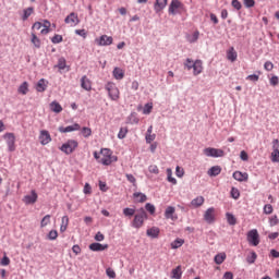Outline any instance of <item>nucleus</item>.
Instances as JSON below:
<instances>
[{
    "label": "nucleus",
    "mask_w": 279,
    "mask_h": 279,
    "mask_svg": "<svg viewBox=\"0 0 279 279\" xmlns=\"http://www.w3.org/2000/svg\"><path fill=\"white\" fill-rule=\"evenodd\" d=\"M57 69L60 71H64V69H66V59H64V57L59 58Z\"/></svg>",
    "instance_id": "nucleus-37"
},
{
    "label": "nucleus",
    "mask_w": 279,
    "mask_h": 279,
    "mask_svg": "<svg viewBox=\"0 0 279 279\" xmlns=\"http://www.w3.org/2000/svg\"><path fill=\"white\" fill-rule=\"evenodd\" d=\"M41 27H44V28L40 31V34L43 36H47V34H49V32H50L49 27H51V22L47 21V20L44 21V24Z\"/></svg>",
    "instance_id": "nucleus-33"
},
{
    "label": "nucleus",
    "mask_w": 279,
    "mask_h": 279,
    "mask_svg": "<svg viewBox=\"0 0 279 279\" xmlns=\"http://www.w3.org/2000/svg\"><path fill=\"white\" fill-rule=\"evenodd\" d=\"M77 147H80V143H77V141L68 140L66 143L62 144L59 149L66 156H71V154H73Z\"/></svg>",
    "instance_id": "nucleus-4"
},
{
    "label": "nucleus",
    "mask_w": 279,
    "mask_h": 279,
    "mask_svg": "<svg viewBox=\"0 0 279 279\" xmlns=\"http://www.w3.org/2000/svg\"><path fill=\"white\" fill-rule=\"evenodd\" d=\"M222 279H234V275L231 271L225 272Z\"/></svg>",
    "instance_id": "nucleus-64"
},
{
    "label": "nucleus",
    "mask_w": 279,
    "mask_h": 279,
    "mask_svg": "<svg viewBox=\"0 0 279 279\" xmlns=\"http://www.w3.org/2000/svg\"><path fill=\"white\" fill-rule=\"evenodd\" d=\"M128 136V128H121L118 133V138L123 140Z\"/></svg>",
    "instance_id": "nucleus-49"
},
{
    "label": "nucleus",
    "mask_w": 279,
    "mask_h": 279,
    "mask_svg": "<svg viewBox=\"0 0 279 279\" xmlns=\"http://www.w3.org/2000/svg\"><path fill=\"white\" fill-rule=\"evenodd\" d=\"M231 5L235 10H241V8H242L241 2L239 0H232Z\"/></svg>",
    "instance_id": "nucleus-62"
},
{
    "label": "nucleus",
    "mask_w": 279,
    "mask_h": 279,
    "mask_svg": "<svg viewBox=\"0 0 279 279\" xmlns=\"http://www.w3.org/2000/svg\"><path fill=\"white\" fill-rule=\"evenodd\" d=\"M171 274V278L182 279V266H178L177 268L172 269Z\"/></svg>",
    "instance_id": "nucleus-32"
},
{
    "label": "nucleus",
    "mask_w": 279,
    "mask_h": 279,
    "mask_svg": "<svg viewBox=\"0 0 279 279\" xmlns=\"http://www.w3.org/2000/svg\"><path fill=\"white\" fill-rule=\"evenodd\" d=\"M81 88H83V90H87V92L93 90V82H90V78H88V76H86V75L82 76Z\"/></svg>",
    "instance_id": "nucleus-15"
},
{
    "label": "nucleus",
    "mask_w": 279,
    "mask_h": 279,
    "mask_svg": "<svg viewBox=\"0 0 279 279\" xmlns=\"http://www.w3.org/2000/svg\"><path fill=\"white\" fill-rule=\"evenodd\" d=\"M151 110H154V104L148 102L144 106L143 114H151Z\"/></svg>",
    "instance_id": "nucleus-45"
},
{
    "label": "nucleus",
    "mask_w": 279,
    "mask_h": 279,
    "mask_svg": "<svg viewBox=\"0 0 279 279\" xmlns=\"http://www.w3.org/2000/svg\"><path fill=\"white\" fill-rule=\"evenodd\" d=\"M175 175H177V178H183L184 177V169L181 168L180 166H177Z\"/></svg>",
    "instance_id": "nucleus-55"
},
{
    "label": "nucleus",
    "mask_w": 279,
    "mask_h": 279,
    "mask_svg": "<svg viewBox=\"0 0 279 279\" xmlns=\"http://www.w3.org/2000/svg\"><path fill=\"white\" fill-rule=\"evenodd\" d=\"M145 208H146L147 213H149L150 215H155L156 206L151 205V203H147L145 205Z\"/></svg>",
    "instance_id": "nucleus-50"
},
{
    "label": "nucleus",
    "mask_w": 279,
    "mask_h": 279,
    "mask_svg": "<svg viewBox=\"0 0 279 279\" xmlns=\"http://www.w3.org/2000/svg\"><path fill=\"white\" fill-rule=\"evenodd\" d=\"M221 173V167L220 166H214L207 171V175L210 178H217Z\"/></svg>",
    "instance_id": "nucleus-22"
},
{
    "label": "nucleus",
    "mask_w": 279,
    "mask_h": 279,
    "mask_svg": "<svg viewBox=\"0 0 279 279\" xmlns=\"http://www.w3.org/2000/svg\"><path fill=\"white\" fill-rule=\"evenodd\" d=\"M81 134H82V136H84V138H88L89 136L93 135V130L90 128L84 126L81 130Z\"/></svg>",
    "instance_id": "nucleus-40"
},
{
    "label": "nucleus",
    "mask_w": 279,
    "mask_h": 279,
    "mask_svg": "<svg viewBox=\"0 0 279 279\" xmlns=\"http://www.w3.org/2000/svg\"><path fill=\"white\" fill-rule=\"evenodd\" d=\"M113 77L116 80H123V77H125V72L121 68H114Z\"/></svg>",
    "instance_id": "nucleus-26"
},
{
    "label": "nucleus",
    "mask_w": 279,
    "mask_h": 279,
    "mask_svg": "<svg viewBox=\"0 0 279 279\" xmlns=\"http://www.w3.org/2000/svg\"><path fill=\"white\" fill-rule=\"evenodd\" d=\"M264 69L266 71H274V63L271 61H267L265 64H264Z\"/></svg>",
    "instance_id": "nucleus-61"
},
{
    "label": "nucleus",
    "mask_w": 279,
    "mask_h": 279,
    "mask_svg": "<svg viewBox=\"0 0 279 279\" xmlns=\"http://www.w3.org/2000/svg\"><path fill=\"white\" fill-rule=\"evenodd\" d=\"M105 88L111 101H119L121 92L119 90V87H117V84L109 82L106 84Z\"/></svg>",
    "instance_id": "nucleus-2"
},
{
    "label": "nucleus",
    "mask_w": 279,
    "mask_h": 279,
    "mask_svg": "<svg viewBox=\"0 0 279 279\" xmlns=\"http://www.w3.org/2000/svg\"><path fill=\"white\" fill-rule=\"evenodd\" d=\"M0 265H2V267H8V265H10V257L4 255L0 262Z\"/></svg>",
    "instance_id": "nucleus-59"
},
{
    "label": "nucleus",
    "mask_w": 279,
    "mask_h": 279,
    "mask_svg": "<svg viewBox=\"0 0 279 279\" xmlns=\"http://www.w3.org/2000/svg\"><path fill=\"white\" fill-rule=\"evenodd\" d=\"M239 57V54L236 53V50H234V47H231L228 51H227V59L230 62H236V58Z\"/></svg>",
    "instance_id": "nucleus-21"
},
{
    "label": "nucleus",
    "mask_w": 279,
    "mask_h": 279,
    "mask_svg": "<svg viewBox=\"0 0 279 279\" xmlns=\"http://www.w3.org/2000/svg\"><path fill=\"white\" fill-rule=\"evenodd\" d=\"M124 217H134L136 215V209L126 207L123 209Z\"/></svg>",
    "instance_id": "nucleus-42"
},
{
    "label": "nucleus",
    "mask_w": 279,
    "mask_h": 279,
    "mask_svg": "<svg viewBox=\"0 0 279 279\" xmlns=\"http://www.w3.org/2000/svg\"><path fill=\"white\" fill-rule=\"evenodd\" d=\"M50 110L51 112H56L57 114H60V112H62V105H60V102L54 100L50 104Z\"/></svg>",
    "instance_id": "nucleus-25"
},
{
    "label": "nucleus",
    "mask_w": 279,
    "mask_h": 279,
    "mask_svg": "<svg viewBox=\"0 0 279 279\" xmlns=\"http://www.w3.org/2000/svg\"><path fill=\"white\" fill-rule=\"evenodd\" d=\"M208 158H223L226 156V151L219 148L207 147L203 150Z\"/></svg>",
    "instance_id": "nucleus-5"
},
{
    "label": "nucleus",
    "mask_w": 279,
    "mask_h": 279,
    "mask_svg": "<svg viewBox=\"0 0 279 279\" xmlns=\"http://www.w3.org/2000/svg\"><path fill=\"white\" fill-rule=\"evenodd\" d=\"M80 130H82V126L78 123H74V124L65 126V128L64 126L59 128V132L61 134H66L69 132H77Z\"/></svg>",
    "instance_id": "nucleus-13"
},
{
    "label": "nucleus",
    "mask_w": 279,
    "mask_h": 279,
    "mask_svg": "<svg viewBox=\"0 0 279 279\" xmlns=\"http://www.w3.org/2000/svg\"><path fill=\"white\" fill-rule=\"evenodd\" d=\"M233 178L238 182H247V180H250V174H247V172L235 171L233 172Z\"/></svg>",
    "instance_id": "nucleus-18"
},
{
    "label": "nucleus",
    "mask_w": 279,
    "mask_h": 279,
    "mask_svg": "<svg viewBox=\"0 0 279 279\" xmlns=\"http://www.w3.org/2000/svg\"><path fill=\"white\" fill-rule=\"evenodd\" d=\"M187 43H197L199 40V31H195L192 35H187Z\"/></svg>",
    "instance_id": "nucleus-35"
},
{
    "label": "nucleus",
    "mask_w": 279,
    "mask_h": 279,
    "mask_svg": "<svg viewBox=\"0 0 279 279\" xmlns=\"http://www.w3.org/2000/svg\"><path fill=\"white\" fill-rule=\"evenodd\" d=\"M51 43H53V45H58V44L62 43V35H54L51 38Z\"/></svg>",
    "instance_id": "nucleus-56"
},
{
    "label": "nucleus",
    "mask_w": 279,
    "mask_h": 279,
    "mask_svg": "<svg viewBox=\"0 0 279 279\" xmlns=\"http://www.w3.org/2000/svg\"><path fill=\"white\" fill-rule=\"evenodd\" d=\"M183 243H184V240L179 238V239L174 240L173 242H171V248L178 250V247H182Z\"/></svg>",
    "instance_id": "nucleus-39"
},
{
    "label": "nucleus",
    "mask_w": 279,
    "mask_h": 279,
    "mask_svg": "<svg viewBox=\"0 0 279 279\" xmlns=\"http://www.w3.org/2000/svg\"><path fill=\"white\" fill-rule=\"evenodd\" d=\"M146 143L151 144L154 141H156V134L154 133H146Z\"/></svg>",
    "instance_id": "nucleus-51"
},
{
    "label": "nucleus",
    "mask_w": 279,
    "mask_h": 279,
    "mask_svg": "<svg viewBox=\"0 0 279 279\" xmlns=\"http://www.w3.org/2000/svg\"><path fill=\"white\" fill-rule=\"evenodd\" d=\"M204 63L202 62V60H196L193 65V75H199L202 74V72L204 71Z\"/></svg>",
    "instance_id": "nucleus-17"
},
{
    "label": "nucleus",
    "mask_w": 279,
    "mask_h": 279,
    "mask_svg": "<svg viewBox=\"0 0 279 279\" xmlns=\"http://www.w3.org/2000/svg\"><path fill=\"white\" fill-rule=\"evenodd\" d=\"M231 197L233 199H239V197H241V192H239V189L236 187L231 189Z\"/></svg>",
    "instance_id": "nucleus-48"
},
{
    "label": "nucleus",
    "mask_w": 279,
    "mask_h": 279,
    "mask_svg": "<svg viewBox=\"0 0 279 279\" xmlns=\"http://www.w3.org/2000/svg\"><path fill=\"white\" fill-rule=\"evenodd\" d=\"M146 234L151 239H158L160 235V229L158 227H151L150 229H147Z\"/></svg>",
    "instance_id": "nucleus-20"
},
{
    "label": "nucleus",
    "mask_w": 279,
    "mask_h": 279,
    "mask_svg": "<svg viewBox=\"0 0 279 279\" xmlns=\"http://www.w3.org/2000/svg\"><path fill=\"white\" fill-rule=\"evenodd\" d=\"M181 10H184V4L180 2V0H172L169 5L168 12L169 14L175 16V14H180Z\"/></svg>",
    "instance_id": "nucleus-8"
},
{
    "label": "nucleus",
    "mask_w": 279,
    "mask_h": 279,
    "mask_svg": "<svg viewBox=\"0 0 279 279\" xmlns=\"http://www.w3.org/2000/svg\"><path fill=\"white\" fill-rule=\"evenodd\" d=\"M148 171H149V173H153L154 175H158V173H160V169H158V166H156V165H150L148 167Z\"/></svg>",
    "instance_id": "nucleus-47"
},
{
    "label": "nucleus",
    "mask_w": 279,
    "mask_h": 279,
    "mask_svg": "<svg viewBox=\"0 0 279 279\" xmlns=\"http://www.w3.org/2000/svg\"><path fill=\"white\" fill-rule=\"evenodd\" d=\"M271 162H279V149H274L270 155Z\"/></svg>",
    "instance_id": "nucleus-46"
},
{
    "label": "nucleus",
    "mask_w": 279,
    "mask_h": 279,
    "mask_svg": "<svg viewBox=\"0 0 279 279\" xmlns=\"http://www.w3.org/2000/svg\"><path fill=\"white\" fill-rule=\"evenodd\" d=\"M270 86H278L279 84V77L278 76H272L270 80Z\"/></svg>",
    "instance_id": "nucleus-63"
},
{
    "label": "nucleus",
    "mask_w": 279,
    "mask_h": 279,
    "mask_svg": "<svg viewBox=\"0 0 279 279\" xmlns=\"http://www.w3.org/2000/svg\"><path fill=\"white\" fill-rule=\"evenodd\" d=\"M274 213V206L271 204H267L264 206V214L265 215H271Z\"/></svg>",
    "instance_id": "nucleus-52"
},
{
    "label": "nucleus",
    "mask_w": 279,
    "mask_h": 279,
    "mask_svg": "<svg viewBox=\"0 0 279 279\" xmlns=\"http://www.w3.org/2000/svg\"><path fill=\"white\" fill-rule=\"evenodd\" d=\"M146 219H147V211H145L144 208H141L138 213L134 215L132 227L136 228L137 230L140 228H143Z\"/></svg>",
    "instance_id": "nucleus-3"
},
{
    "label": "nucleus",
    "mask_w": 279,
    "mask_h": 279,
    "mask_svg": "<svg viewBox=\"0 0 279 279\" xmlns=\"http://www.w3.org/2000/svg\"><path fill=\"white\" fill-rule=\"evenodd\" d=\"M256 258H258V255H256V252H252L251 255L246 257V263H248V265H254Z\"/></svg>",
    "instance_id": "nucleus-43"
},
{
    "label": "nucleus",
    "mask_w": 279,
    "mask_h": 279,
    "mask_svg": "<svg viewBox=\"0 0 279 279\" xmlns=\"http://www.w3.org/2000/svg\"><path fill=\"white\" fill-rule=\"evenodd\" d=\"M39 29H43V23H40V22H35V23L33 24V26H32V32H35V33H36V31L38 32Z\"/></svg>",
    "instance_id": "nucleus-57"
},
{
    "label": "nucleus",
    "mask_w": 279,
    "mask_h": 279,
    "mask_svg": "<svg viewBox=\"0 0 279 279\" xmlns=\"http://www.w3.org/2000/svg\"><path fill=\"white\" fill-rule=\"evenodd\" d=\"M216 219L217 210L215 207H209L204 214V221H206V223H215Z\"/></svg>",
    "instance_id": "nucleus-9"
},
{
    "label": "nucleus",
    "mask_w": 279,
    "mask_h": 279,
    "mask_svg": "<svg viewBox=\"0 0 279 279\" xmlns=\"http://www.w3.org/2000/svg\"><path fill=\"white\" fill-rule=\"evenodd\" d=\"M167 175H168V182H170L171 184H178V180L173 178V172L171 171V168L167 169Z\"/></svg>",
    "instance_id": "nucleus-44"
},
{
    "label": "nucleus",
    "mask_w": 279,
    "mask_h": 279,
    "mask_svg": "<svg viewBox=\"0 0 279 279\" xmlns=\"http://www.w3.org/2000/svg\"><path fill=\"white\" fill-rule=\"evenodd\" d=\"M247 242L250 245H253V247H256L260 243V235L258 234V230L252 229L247 232Z\"/></svg>",
    "instance_id": "nucleus-7"
},
{
    "label": "nucleus",
    "mask_w": 279,
    "mask_h": 279,
    "mask_svg": "<svg viewBox=\"0 0 279 279\" xmlns=\"http://www.w3.org/2000/svg\"><path fill=\"white\" fill-rule=\"evenodd\" d=\"M167 1L168 0H156L155 2V11L156 12H161V10H165L167 8Z\"/></svg>",
    "instance_id": "nucleus-24"
},
{
    "label": "nucleus",
    "mask_w": 279,
    "mask_h": 279,
    "mask_svg": "<svg viewBox=\"0 0 279 279\" xmlns=\"http://www.w3.org/2000/svg\"><path fill=\"white\" fill-rule=\"evenodd\" d=\"M245 8H254L256 5V1L254 0H243Z\"/></svg>",
    "instance_id": "nucleus-60"
},
{
    "label": "nucleus",
    "mask_w": 279,
    "mask_h": 279,
    "mask_svg": "<svg viewBox=\"0 0 279 279\" xmlns=\"http://www.w3.org/2000/svg\"><path fill=\"white\" fill-rule=\"evenodd\" d=\"M24 204H36L38 202V194L36 193V190H32L29 195L24 196L23 198Z\"/></svg>",
    "instance_id": "nucleus-14"
},
{
    "label": "nucleus",
    "mask_w": 279,
    "mask_h": 279,
    "mask_svg": "<svg viewBox=\"0 0 279 279\" xmlns=\"http://www.w3.org/2000/svg\"><path fill=\"white\" fill-rule=\"evenodd\" d=\"M39 142L40 145H49L51 143V134L47 130H41L39 132Z\"/></svg>",
    "instance_id": "nucleus-12"
},
{
    "label": "nucleus",
    "mask_w": 279,
    "mask_h": 279,
    "mask_svg": "<svg viewBox=\"0 0 279 279\" xmlns=\"http://www.w3.org/2000/svg\"><path fill=\"white\" fill-rule=\"evenodd\" d=\"M112 43H113L112 37L108 35H102L96 39V45H98V47H108L112 45Z\"/></svg>",
    "instance_id": "nucleus-11"
},
{
    "label": "nucleus",
    "mask_w": 279,
    "mask_h": 279,
    "mask_svg": "<svg viewBox=\"0 0 279 279\" xmlns=\"http://www.w3.org/2000/svg\"><path fill=\"white\" fill-rule=\"evenodd\" d=\"M89 250L92 252H104L105 250H108V244H101V243H92L89 245Z\"/></svg>",
    "instance_id": "nucleus-19"
},
{
    "label": "nucleus",
    "mask_w": 279,
    "mask_h": 279,
    "mask_svg": "<svg viewBox=\"0 0 279 279\" xmlns=\"http://www.w3.org/2000/svg\"><path fill=\"white\" fill-rule=\"evenodd\" d=\"M31 43L34 45V47H36V49H40V38H38V36H36V33L35 32H32L31 33Z\"/></svg>",
    "instance_id": "nucleus-29"
},
{
    "label": "nucleus",
    "mask_w": 279,
    "mask_h": 279,
    "mask_svg": "<svg viewBox=\"0 0 279 279\" xmlns=\"http://www.w3.org/2000/svg\"><path fill=\"white\" fill-rule=\"evenodd\" d=\"M68 228H69V216H63L61 218L60 232H66Z\"/></svg>",
    "instance_id": "nucleus-30"
},
{
    "label": "nucleus",
    "mask_w": 279,
    "mask_h": 279,
    "mask_svg": "<svg viewBox=\"0 0 279 279\" xmlns=\"http://www.w3.org/2000/svg\"><path fill=\"white\" fill-rule=\"evenodd\" d=\"M94 158L105 167H110L112 162H117L118 160L117 156L112 155L110 148H102L100 153L94 151Z\"/></svg>",
    "instance_id": "nucleus-1"
},
{
    "label": "nucleus",
    "mask_w": 279,
    "mask_h": 279,
    "mask_svg": "<svg viewBox=\"0 0 279 279\" xmlns=\"http://www.w3.org/2000/svg\"><path fill=\"white\" fill-rule=\"evenodd\" d=\"M48 239H49L50 241H56V239H58V231L51 230V231L48 233Z\"/></svg>",
    "instance_id": "nucleus-53"
},
{
    "label": "nucleus",
    "mask_w": 279,
    "mask_h": 279,
    "mask_svg": "<svg viewBox=\"0 0 279 279\" xmlns=\"http://www.w3.org/2000/svg\"><path fill=\"white\" fill-rule=\"evenodd\" d=\"M226 260V253H219L215 256V263L216 265H222V263Z\"/></svg>",
    "instance_id": "nucleus-36"
},
{
    "label": "nucleus",
    "mask_w": 279,
    "mask_h": 279,
    "mask_svg": "<svg viewBox=\"0 0 279 279\" xmlns=\"http://www.w3.org/2000/svg\"><path fill=\"white\" fill-rule=\"evenodd\" d=\"M64 23L66 25H70V27H75L76 25H80V17L77 16V13L75 12L70 13L65 17Z\"/></svg>",
    "instance_id": "nucleus-10"
},
{
    "label": "nucleus",
    "mask_w": 279,
    "mask_h": 279,
    "mask_svg": "<svg viewBox=\"0 0 279 279\" xmlns=\"http://www.w3.org/2000/svg\"><path fill=\"white\" fill-rule=\"evenodd\" d=\"M3 138L8 145V150L16 151V135L14 133H5Z\"/></svg>",
    "instance_id": "nucleus-6"
},
{
    "label": "nucleus",
    "mask_w": 279,
    "mask_h": 279,
    "mask_svg": "<svg viewBox=\"0 0 279 279\" xmlns=\"http://www.w3.org/2000/svg\"><path fill=\"white\" fill-rule=\"evenodd\" d=\"M166 219H171V221H177L178 216H175V207L168 206L165 211Z\"/></svg>",
    "instance_id": "nucleus-16"
},
{
    "label": "nucleus",
    "mask_w": 279,
    "mask_h": 279,
    "mask_svg": "<svg viewBox=\"0 0 279 279\" xmlns=\"http://www.w3.org/2000/svg\"><path fill=\"white\" fill-rule=\"evenodd\" d=\"M106 274H107L108 278H112V279L117 278V272H114V269H112V268H107Z\"/></svg>",
    "instance_id": "nucleus-54"
},
{
    "label": "nucleus",
    "mask_w": 279,
    "mask_h": 279,
    "mask_svg": "<svg viewBox=\"0 0 279 279\" xmlns=\"http://www.w3.org/2000/svg\"><path fill=\"white\" fill-rule=\"evenodd\" d=\"M204 202H205L204 196H197L196 198L192 199L191 205L194 208H199V206L204 205Z\"/></svg>",
    "instance_id": "nucleus-27"
},
{
    "label": "nucleus",
    "mask_w": 279,
    "mask_h": 279,
    "mask_svg": "<svg viewBox=\"0 0 279 279\" xmlns=\"http://www.w3.org/2000/svg\"><path fill=\"white\" fill-rule=\"evenodd\" d=\"M33 14H34V8L33 7L24 9L23 15H22V21H27Z\"/></svg>",
    "instance_id": "nucleus-31"
},
{
    "label": "nucleus",
    "mask_w": 279,
    "mask_h": 279,
    "mask_svg": "<svg viewBox=\"0 0 279 279\" xmlns=\"http://www.w3.org/2000/svg\"><path fill=\"white\" fill-rule=\"evenodd\" d=\"M51 223V215H46L40 221V228H47Z\"/></svg>",
    "instance_id": "nucleus-38"
},
{
    "label": "nucleus",
    "mask_w": 279,
    "mask_h": 279,
    "mask_svg": "<svg viewBox=\"0 0 279 279\" xmlns=\"http://www.w3.org/2000/svg\"><path fill=\"white\" fill-rule=\"evenodd\" d=\"M133 197H135V199H137V202L140 204H143L144 202H147V195L141 193V192H136L133 194Z\"/></svg>",
    "instance_id": "nucleus-34"
},
{
    "label": "nucleus",
    "mask_w": 279,
    "mask_h": 279,
    "mask_svg": "<svg viewBox=\"0 0 279 279\" xmlns=\"http://www.w3.org/2000/svg\"><path fill=\"white\" fill-rule=\"evenodd\" d=\"M47 90V81L45 78H40L36 85L37 93H45Z\"/></svg>",
    "instance_id": "nucleus-23"
},
{
    "label": "nucleus",
    "mask_w": 279,
    "mask_h": 279,
    "mask_svg": "<svg viewBox=\"0 0 279 279\" xmlns=\"http://www.w3.org/2000/svg\"><path fill=\"white\" fill-rule=\"evenodd\" d=\"M17 92L20 93V95H26L27 93H29V83L23 82L17 88Z\"/></svg>",
    "instance_id": "nucleus-28"
},
{
    "label": "nucleus",
    "mask_w": 279,
    "mask_h": 279,
    "mask_svg": "<svg viewBox=\"0 0 279 279\" xmlns=\"http://www.w3.org/2000/svg\"><path fill=\"white\" fill-rule=\"evenodd\" d=\"M226 217L229 226H236V218L234 217V215L227 213Z\"/></svg>",
    "instance_id": "nucleus-41"
},
{
    "label": "nucleus",
    "mask_w": 279,
    "mask_h": 279,
    "mask_svg": "<svg viewBox=\"0 0 279 279\" xmlns=\"http://www.w3.org/2000/svg\"><path fill=\"white\" fill-rule=\"evenodd\" d=\"M269 225L271 228H274V226H278V216H272L269 218Z\"/></svg>",
    "instance_id": "nucleus-58"
}]
</instances>
